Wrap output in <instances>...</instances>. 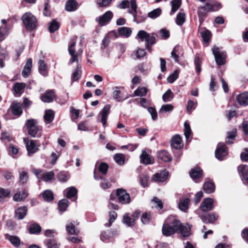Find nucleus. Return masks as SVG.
Returning a JSON list of instances; mask_svg holds the SVG:
<instances>
[{
    "label": "nucleus",
    "instance_id": "nucleus-1",
    "mask_svg": "<svg viewBox=\"0 0 248 248\" xmlns=\"http://www.w3.org/2000/svg\"><path fill=\"white\" fill-rule=\"evenodd\" d=\"M167 222L170 224L175 232H178L183 237H188L190 234L189 226L187 227L182 225L180 221L174 217H170L167 219Z\"/></svg>",
    "mask_w": 248,
    "mask_h": 248
},
{
    "label": "nucleus",
    "instance_id": "nucleus-2",
    "mask_svg": "<svg viewBox=\"0 0 248 248\" xmlns=\"http://www.w3.org/2000/svg\"><path fill=\"white\" fill-rule=\"evenodd\" d=\"M26 126L29 135L33 138H39L42 135V128L37 125L35 119H31L26 121Z\"/></svg>",
    "mask_w": 248,
    "mask_h": 248
},
{
    "label": "nucleus",
    "instance_id": "nucleus-3",
    "mask_svg": "<svg viewBox=\"0 0 248 248\" xmlns=\"http://www.w3.org/2000/svg\"><path fill=\"white\" fill-rule=\"evenodd\" d=\"M22 20L27 30L32 31L37 26L36 17L31 13H26L22 16Z\"/></svg>",
    "mask_w": 248,
    "mask_h": 248
},
{
    "label": "nucleus",
    "instance_id": "nucleus-4",
    "mask_svg": "<svg viewBox=\"0 0 248 248\" xmlns=\"http://www.w3.org/2000/svg\"><path fill=\"white\" fill-rule=\"evenodd\" d=\"M136 37L140 38L141 41H145L146 42V47L149 51L151 49V46L156 42V39L154 35V33H152L151 35L143 30H140L138 32Z\"/></svg>",
    "mask_w": 248,
    "mask_h": 248
},
{
    "label": "nucleus",
    "instance_id": "nucleus-5",
    "mask_svg": "<svg viewBox=\"0 0 248 248\" xmlns=\"http://www.w3.org/2000/svg\"><path fill=\"white\" fill-rule=\"evenodd\" d=\"M77 37L73 39L72 42L69 45L68 47V51L70 55L71 56V58L69 61V64L77 62L78 63V56L81 54L82 51L81 49H78L77 52L75 49V46L76 43Z\"/></svg>",
    "mask_w": 248,
    "mask_h": 248
},
{
    "label": "nucleus",
    "instance_id": "nucleus-6",
    "mask_svg": "<svg viewBox=\"0 0 248 248\" xmlns=\"http://www.w3.org/2000/svg\"><path fill=\"white\" fill-rule=\"evenodd\" d=\"M213 9L212 4L206 2L204 6H200L197 11L198 16L199 19L200 26L202 24L204 21V17L206 16L207 13L208 12H211Z\"/></svg>",
    "mask_w": 248,
    "mask_h": 248
},
{
    "label": "nucleus",
    "instance_id": "nucleus-7",
    "mask_svg": "<svg viewBox=\"0 0 248 248\" xmlns=\"http://www.w3.org/2000/svg\"><path fill=\"white\" fill-rule=\"evenodd\" d=\"M212 51L217 64L218 65H223L225 62L226 52L220 51L219 48L216 46L212 48Z\"/></svg>",
    "mask_w": 248,
    "mask_h": 248
},
{
    "label": "nucleus",
    "instance_id": "nucleus-8",
    "mask_svg": "<svg viewBox=\"0 0 248 248\" xmlns=\"http://www.w3.org/2000/svg\"><path fill=\"white\" fill-rule=\"evenodd\" d=\"M116 196L119 202L122 204H128L130 202L129 194L126 192L125 190L123 188L117 190Z\"/></svg>",
    "mask_w": 248,
    "mask_h": 248
},
{
    "label": "nucleus",
    "instance_id": "nucleus-9",
    "mask_svg": "<svg viewBox=\"0 0 248 248\" xmlns=\"http://www.w3.org/2000/svg\"><path fill=\"white\" fill-rule=\"evenodd\" d=\"M113 14L110 11L105 13L102 16L97 17L95 19L96 22L101 26H103L108 24L112 18Z\"/></svg>",
    "mask_w": 248,
    "mask_h": 248
},
{
    "label": "nucleus",
    "instance_id": "nucleus-10",
    "mask_svg": "<svg viewBox=\"0 0 248 248\" xmlns=\"http://www.w3.org/2000/svg\"><path fill=\"white\" fill-rule=\"evenodd\" d=\"M228 152L224 143H219L215 151V156L219 160H222L227 156Z\"/></svg>",
    "mask_w": 248,
    "mask_h": 248
},
{
    "label": "nucleus",
    "instance_id": "nucleus-11",
    "mask_svg": "<svg viewBox=\"0 0 248 248\" xmlns=\"http://www.w3.org/2000/svg\"><path fill=\"white\" fill-rule=\"evenodd\" d=\"M26 146L28 151V155L31 156L38 151L40 145L37 144L36 140H29L26 142Z\"/></svg>",
    "mask_w": 248,
    "mask_h": 248
},
{
    "label": "nucleus",
    "instance_id": "nucleus-12",
    "mask_svg": "<svg viewBox=\"0 0 248 248\" xmlns=\"http://www.w3.org/2000/svg\"><path fill=\"white\" fill-rule=\"evenodd\" d=\"M237 170L243 183L248 184V166L244 164L240 165L238 167Z\"/></svg>",
    "mask_w": 248,
    "mask_h": 248
},
{
    "label": "nucleus",
    "instance_id": "nucleus-13",
    "mask_svg": "<svg viewBox=\"0 0 248 248\" xmlns=\"http://www.w3.org/2000/svg\"><path fill=\"white\" fill-rule=\"evenodd\" d=\"M214 200L211 198H206L200 205L202 211L207 212L212 210L214 208Z\"/></svg>",
    "mask_w": 248,
    "mask_h": 248
},
{
    "label": "nucleus",
    "instance_id": "nucleus-14",
    "mask_svg": "<svg viewBox=\"0 0 248 248\" xmlns=\"http://www.w3.org/2000/svg\"><path fill=\"white\" fill-rule=\"evenodd\" d=\"M189 175L194 181L196 183H199L200 182L199 179L202 176V170L200 168H194L190 170Z\"/></svg>",
    "mask_w": 248,
    "mask_h": 248
},
{
    "label": "nucleus",
    "instance_id": "nucleus-15",
    "mask_svg": "<svg viewBox=\"0 0 248 248\" xmlns=\"http://www.w3.org/2000/svg\"><path fill=\"white\" fill-rule=\"evenodd\" d=\"M22 107V104L20 102H13L10 107L12 113L15 116L21 115L23 112Z\"/></svg>",
    "mask_w": 248,
    "mask_h": 248
},
{
    "label": "nucleus",
    "instance_id": "nucleus-16",
    "mask_svg": "<svg viewBox=\"0 0 248 248\" xmlns=\"http://www.w3.org/2000/svg\"><path fill=\"white\" fill-rule=\"evenodd\" d=\"M169 172L166 170H164L159 173L155 174L153 176V179L157 182H163L167 179Z\"/></svg>",
    "mask_w": 248,
    "mask_h": 248
},
{
    "label": "nucleus",
    "instance_id": "nucleus-17",
    "mask_svg": "<svg viewBox=\"0 0 248 248\" xmlns=\"http://www.w3.org/2000/svg\"><path fill=\"white\" fill-rule=\"evenodd\" d=\"M110 113V106L109 105L105 106L100 112L99 115L101 116V123L103 126H105L107 121L108 114Z\"/></svg>",
    "mask_w": 248,
    "mask_h": 248
},
{
    "label": "nucleus",
    "instance_id": "nucleus-18",
    "mask_svg": "<svg viewBox=\"0 0 248 248\" xmlns=\"http://www.w3.org/2000/svg\"><path fill=\"white\" fill-rule=\"evenodd\" d=\"M55 97V93L54 90H48L46 91L42 95L40 99L44 102L49 103L53 101Z\"/></svg>",
    "mask_w": 248,
    "mask_h": 248
},
{
    "label": "nucleus",
    "instance_id": "nucleus-19",
    "mask_svg": "<svg viewBox=\"0 0 248 248\" xmlns=\"http://www.w3.org/2000/svg\"><path fill=\"white\" fill-rule=\"evenodd\" d=\"M130 6L131 9H128L127 10V13L132 15L133 16V21L134 22H137V5L136 3V0H130Z\"/></svg>",
    "mask_w": 248,
    "mask_h": 248
},
{
    "label": "nucleus",
    "instance_id": "nucleus-20",
    "mask_svg": "<svg viewBox=\"0 0 248 248\" xmlns=\"http://www.w3.org/2000/svg\"><path fill=\"white\" fill-rule=\"evenodd\" d=\"M158 159L164 162H170L172 160V156L166 150L158 151L157 153Z\"/></svg>",
    "mask_w": 248,
    "mask_h": 248
},
{
    "label": "nucleus",
    "instance_id": "nucleus-21",
    "mask_svg": "<svg viewBox=\"0 0 248 248\" xmlns=\"http://www.w3.org/2000/svg\"><path fill=\"white\" fill-rule=\"evenodd\" d=\"M140 161L145 165L152 164L154 162V158L148 155L146 152L143 151L140 155Z\"/></svg>",
    "mask_w": 248,
    "mask_h": 248
},
{
    "label": "nucleus",
    "instance_id": "nucleus-22",
    "mask_svg": "<svg viewBox=\"0 0 248 248\" xmlns=\"http://www.w3.org/2000/svg\"><path fill=\"white\" fill-rule=\"evenodd\" d=\"M27 211L26 206L18 207L15 211V217L19 220L23 219L27 215Z\"/></svg>",
    "mask_w": 248,
    "mask_h": 248
},
{
    "label": "nucleus",
    "instance_id": "nucleus-23",
    "mask_svg": "<svg viewBox=\"0 0 248 248\" xmlns=\"http://www.w3.org/2000/svg\"><path fill=\"white\" fill-rule=\"evenodd\" d=\"M202 220L205 223H211L217 219V216L214 214L211 213L200 216Z\"/></svg>",
    "mask_w": 248,
    "mask_h": 248
},
{
    "label": "nucleus",
    "instance_id": "nucleus-24",
    "mask_svg": "<svg viewBox=\"0 0 248 248\" xmlns=\"http://www.w3.org/2000/svg\"><path fill=\"white\" fill-rule=\"evenodd\" d=\"M93 177L96 180L99 179L103 180V182L101 183L100 186L104 189L109 188L111 186V184L108 181L105 180L103 177L97 174L96 169H94L93 172Z\"/></svg>",
    "mask_w": 248,
    "mask_h": 248
},
{
    "label": "nucleus",
    "instance_id": "nucleus-25",
    "mask_svg": "<svg viewBox=\"0 0 248 248\" xmlns=\"http://www.w3.org/2000/svg\"><path fill=\"white\" fill-rule=\"evenodd\" d=\"M117 234V231L116 230L108 232L103 231L101 234L100 238L103 241H105L106 240H109L111 238Z\"/></svg>",
    "mask_w": 248,
    "mask_h": 248
},
{
    "label": "nucleus",
    "instance_id": "nucleus-26",
    "mask_svg": "<svg viewBox=\"0 0 248 248\" xmlns=\"http://www.w3.org/2000/svg\"><path fill=\"white\" fill-rule=\"evenodd\" d=\"M26 84L24 83H16L14 86V94L19 96L24 92Z\"/></svg>",
    "mask_w": 248,
    "mask_h": 248
},
{
    "label": "nucleus",
    "instance_id": "nucleus-27",
    "mask_svg": "<svg viewBox=\"0 0 248 248\" xmlns=\"http://www.w3.org/2000/svg\"><path fill=\"white\" fill-rule=\"evenodd\" d=\"M236 99L240 105L244 106L248 105V93L245 92L239 94Z\"/></svg>",
    "mask_w": 248,
    "mask_h": 248
},
{
    "label": "nucleus",
    "instance_id": "nucleus-28",
    "mask_svg": "<svg viewBox=\"0 0 248 248\" xmlns=\"http://www.w3.org/2000/svg\"><path fill=\"white\" fill-rule=\"evenodd\" d=\"M171 145L176 149L181 148L182 146V139L179 135H176L172 138L171 140Z\"/></svg>",
    "mask_w": 248,
    "mask_h": 248
},
{
    "label": "nucleus",
    "instance_id": "nucleus-29",
    "mask_svg": "<svg viewBox=\"0 0 248 248\" xmlns=\"http://www.w3.org/2000/svg\"><path fill=\"white\" fill-rule=\"evenodd\" d=\"M162 232L164 235L169 236L173 234L175 232L172 227H171L170 224L167 222V223L164 224L163 226Z\"/></svg>",
    "mask_w": 248,
    "mask_h": 248
},
{
    "label": "nucleus",
    "instance_id": "nucleus-30",
    "mask_svg": "<svg viewBox=\"0 0 248 248\" xmlns=\"http://www.w3.org/2000/svg\"><path fill=\"white\" fill-rule=\"evenodd\" d=\"M44 244L47 248H59L60 244L54 238H47L44 241Z\"/></svg>",
    "mask_w": 248,
    "mask_h": 248
},
{
    "label": "nucleus",
    "instance_id": "nucleus-31",
    "mask_svg": "<svg viewBox=\"0 0 248 248\" xmlns=\"http://www.w3.org/2000/svg\"><path fill=\"white\" fill-rule=\"evenodd\" d=\"M81 66L78 63L77 67L72 74V81L74 82L79 79L81 76Z\"/></svg>",
    "mask_w": 248,
    "mask_h": 248
},
{
    "label": "nucleus",
    "instance_id": "nucleus-32",
    "mask_svg": "<svg viewBox=\"0 0 248 248\" xmlns=\"http://www.w3.org/2000/svg\"><path fill=\"white\" fill-rule=\"evenodd\" d=\"M77 2L75 0H69L65 4V10L67 11L72 12L76 10L77 8Z\"/></svg>",
    "mask_w": 248,
    "mask_h": 248
},
{
    "label": "nucleus",
    "instance_id": "nucleus-33",
    "mask_svg": "<svg viewBox=\"0 0 248 248\" xmlns=\"http://www.w3.org/2000/svg\"><path fill=\"white\" fill-rule=\"evenodd\" d=\"M215 189L214 183L210 182H205L203 186V189L205 192L210 194L214 192Z\"/></svg>",
    "mask_w": 248,
    "mask_h": 248
},
{
    "label": "nucleus",
    "instance_id": "nucleus-34",
    "mask_svg": "<svg viewBox=\"0 0 248 248\" xmlns=\"http://www.w3.org/2000/svg\"><path fill=\"white\" fill-rule=\"evenodd\" d=\"M54 117V112L51 109L46 110L44 118L46 122L50 124L52 122Z\"/></svg>",
    "mask_w": 248,
    "mask_h": 248
},
{
    "label": "nucleus",
    "instance_id": "nucleus-35",
    "mask_svg": "<svg viewBox=\"0 0 248 248\" xmlns=\"http://www.w3.org/2000/svg\"><path fill=\"white\" fill-rule=\"evenodd\" d=\"M27 196V192L23 190L22 192L16 193L13 197V199L15 201L20 202L24 200Z\"/></svg>",
    "mask_w": 248,
    "mask_h": 248
},
{
    "label": "nucleus",
    "instance_id": "nucleus-36",
    "mask_svg": "<svg viewBox=\"0 0 248 248\" xmlns=\"http://www.w3.org/2000/svg\"><path fill=\"white\" fill-rule=\"evenodd\" d=\"M190 200L188 198L181 200L179 203V208L183 212H186L188 208Z\"/></svg>",
    "mask_w": 248,
    "mask_h": 248
},
{
    "label": "nucleus",
    "instance_id": "nucleus-37",
    "mask_svg": "<svg viewBox=\"0 0 248 248\" xmlns=\"http://www.w3.org/2000/svg\"><path fill=\"white\" fill-rule=\"evenodd\" d=\"M42 197L44 201L49 202L54 199L53 193L50 190L47 189L42 193Z\"/></svg>",
    "mask_w": 248,
    "mask_h": 248
},
{
    "label": "nucleus",
    "instance_id": "nucleus-38",
    "mask_svg": "<svg viewBox=\"0 0 248 248\" xmlns=\"http://www.w3.org/2000/svg\"><path fill=\"white\" fill-rule=\"evenodd\" d=\"M118 33L120 35L128 37L132 33L131 29L129 27H123L118 29Z\"/></svg>",
    "mask_w": 248,
    "mask_h": 248
},
{
    "label": "nucleus",
    "instance_id": "nucleus-39",
    "mask_svg": "<svg viewBox=\"0 0 248 248\" xmlns=\"http://www.w3.org/2000/svg\"><path fill=\"white\" fill-rule=\"evenodd\" d=\"M69 202L66 199H62L58 202V209L61 212L65 211L68 206Z\"/></svg>",
    "mask_w": 248,
    "mask_h": 248
},
{
    "label": "nucleus",
    "instance_id": "nucleus-40",
    "mask_svg": "<svg viewBox=\"0 0 248 248\" xmlns=\"http://www.w3.org/2000/svg\"><path fill=\"white\" fill-rule=\"evenodd\" d=\"M54 173L53 171H50L44 173L41 177V180L45 181L46 182H50L54 178Z\"/></svg>",
    "mask_w": 248,
    "mask_h": 248
},
{
    "label": "nucleus",
    "instance_id": "nucleus-41",
    "mask_svg": "<svg viewBox=\"0 0 248 248\" xmlns=\"http://www.w3.org/2000/svg\"><path fill=\"white\" fill-rule=\"evenodd\" d=\"M200 34L203 42L207 44L211 36V32L209 30H206L201 31Z\"/></svg>",
    "mask_w": 248,
    "mask_h": 248
},
{
    "label": "nucleus",
    "instance_id": "nucleus-42",
    "mask_svg": "<svg viewBox=\"0 0 248 248\" xmlns=\"http://www.w3.org/2000/svg\"><path fill=\"white\" fill-rule=\"evenodd\" d=\"M171 10L170 15H173L180 7L181 4V0H173L171 1Z\"/></svg>",
    "mask_w": 248,
    "mask_h": 248
},
{
    "label": "nucleus",
    "instance_id": "nucleus-43",
    "mask_svg": "<svg viewBox=\"0 0 248 248\" xmlns=\"http://www.w3.org/2000/svg\"><path fill=\"white\" fill-rule=\"evenodd\" d=\"M186 20V15L183 12H179L176 16V23L177 25L181 26L183 25Z\"/></svg>",
    "mask_w": 248,
    "mask_h": 248
},
{
    "label": "nucleus",
    "instance_id": "nucleus-44",
    "mask_svg": "<svg viewBox=\"0 0 248 248\" xmlns=\"http://www.w3.org/2000/svg\"><path fill=\"white\" fill-rule=\"evenodd\" d=\"M39 71L40 73L43 76H46L47 75L46 71V65L44 61L40 60L39 61Z\"/></svg>",
    "mask_w": 248,
    "mask_h": 248
},
{
    "label": "nucleus",
    "instance_id": "nucleus-45",
    "mask_svg": "<svg viewBox=\"0 0 248 248\" xmlns=\"http://www.w3.org/2000/svg\"><path fill=\"white\" fill-rule=\"evenodd\" d=\"M66 231L68 233L70 234H77L78 231L76 229L74 225L71 223H68L66 226Z\"/></svg>",
    "mask_w": 248,
    "mask_h": 248
},
{
    "label": "nucleus",
    "instance_id": "nucleus-46",
    "mask_svg": "<svg viewBox=\"0 0 248 248\" xmlns=\"http://www.w3.org/2000/svg\"><path fill=\"white\" fill-rule=\"evenodd\" d=\"M123 222L128 227L134 225L135 223V219L132 218L126 214L124 216Z\"/></svg>",
    "mask_w": 248,
    "mask_h": 248
},
{
    "label": "nucleus",
    "instance_id": "nucleus-47",
    "mask_svg": "<svg viewBox=\"0 0 248 248\" xmlns=\"http://www.w3.org/2000/svg\"><path fill=\"white\" fill-rule=\"evenodd\" d=\"M184 134L186 140H188L191 137V130L187 121H186L184 123Z\"/></svg>",
    "mask_w": 248,
    "mask_h": 248
},
{
    "label": "nucleus",
    "instance_id": "nucleus-48",
    "mask_svg": "<svg viewBox=\"0 0 248 248\" xmlns=\"http://www.w3.org/2000/svg\"><path fill=\"white\" fill-rule=\"evenodd\" d=\"M70 176L67 172L61 171L58 174V180L62 182H65L69 179Z\"/></svg>",
    "mask_w": 248,
    "mask_h": 248
},
{
    "label": "nucleus",
    "instance_id": "nucleus-49",
    "mask_svg": "<svg viewBox=\"0 0 248 248\" xmlns=\"http://www.w3.org/2000/svg\"><path fill=\"white\" fill-rule=\"evenodd\" d=\"M108 166L107 163L102 162L99 164L98 169L96 168L95 169H96V171L98 170L102 174L105 175L108 172ZM96 172L97 173V172Z\"/></svg>",
    "mask_w": 248,
    "mask_h": 248
},
{
    "label": "nucleus",
    "instance_id": "nucleus-50",
    "mask_svg": "<svg viewBox=\"0 0 248 248\" xmlns=\"http://www.w3.org/2000/svg\"><path fill=\"white\" fill-rule=\"evenodd\" d=\"M173 97V94L170 89H168L163 95L162 99L165 102L170 101Z\"/></svg>",
    "mask_w": 248,
    "mask_h": 248
},
{
    "label": "nucleus",
    "instance_id": "nucleus-51",
    "mask_svg": "<svg viewBox=\"0 0 248 248\" xmlns=\"http://www.w3.org/2000/svg\"><path fill=\"white\" fill-rule=\"evenodd\" d=\"M8 34V29L7 26H1L0 27V41L4 39Z\"/></svg>",
    "mask_w": 248,
    "mask_h": 248
},
{
    "label": "nucleus",
    "instance_id": "nucleus-52",
    "mask_svg": "<svg viewBox=\"0 0 248 248\" xmlns=\"http://www.w3.org/2000/svg\"><path fill=\"white\" fill-rule=\"evenodd\" d=\"M115 162L119 165H124V163L125 157L122 154H117L114 156Z\"/></svg>",
    "mask_w": 248,
    "mask_h": 248
},
{
    "label": "nucleus",
    "instance_id": "nucleus-53",
    "mask_svg": "<svg viewBox=\"0 0 248 248\" xmlns=\"http://www.w3.org/2000/svg\"><path fill=\"white\" fill-rule=\"evenodd\" d=\"M161 9L156 8L148 13V16L151 18L155 19L161 15Z\"/></svg>",
    "mask_w": 248,
    "mask_h": 248
},
{
    "label": "nucleus",
    "instance_id": "nucleus-54",
    "mask_svg": "<svg viewBox=\"0 0 248 248\" xmlns=\"http://www.w3.org/2000/svg\"><path fill=\"white\" fill-rule=\"evenodd\" d=\"M66 194V197L68 199L77 196L78 190L75 187H70L68 188Z\"/></svg>",
    "mask_w": 248,
    "mask_h": 248
},
{
    "label": "nucleus",
    "instance_id": "nucleus-55",
    "mask_svg": "<svg viewBox=\"0 0 248 248\" xmlns=\"http://www.w3.org/2000/svg\"><path fill=\"white\" fill-rule=\"evenodd\" d=\"M6 238L10 241V242L15 247H18L20 244L19 239L16 236H10L6 235Z\"/></svg>",
    "mask_w": 248,
    "mask_h": 248
},
{
    "label": "nucleus",
    "instance_id": "nucleus-56",
    "mask_svg": "<svg viewBox=\"0 0 248 248\" xmlns=\"http://www.w3.org/2000/svg\"><path fill=\"white\" fill-rule=\"evenodd\" d=\"M59 28V24L56 20H53L49 26V31L51 33L54 32Z\"/></svg>",
    "mask_w": 248,
    "mask_h": 248
},
{
    "label": "nucleus",
    "instance_id": "nucleus-57",
    "mask_svg": "<svg viewBox=\"0 0 248 248\" xmlns=\"http://www.w3.org/2000/svg\"><path fill=\"white\" fill-rule=\"evenodd\" d=\"M41 227L37 224H33L31 225L30 232L31 234L38 233L41 232Z\"/></svg>",
    "mask_w": 248,
    "mask_h": 248
},
{
    "label": "nucleus",
    "instance_id": "nucleus-58",
    "mask_svg": "<svg viewBox=\"0 0 248 248\" xmlns=\"http://www.w3.org/2000/svg\"><path fill=\"white\" fill-rule=\"evenodd\" d=\"M196 107V104L193 101L189 99L188 100L186 105V110L189 114H191L192 111L195 109Z\"/></svg>",
    "mask_w": 248,
    "mask_h": 248
},
{
    "label": "nucleus",
    "instance_id": "nucleus-59",
    "mask_svg": "<svg viewBox=\"0 0 248 248\" xmlns=\"http://www.w3.org/2000/svg\"><path fill=\"white\" fill-rule=\"evenodd\" d=\"M116 90H114L113 93V98L118 102H122L125 99L121 98L120 96L121 91L119 90V89L118 87H116Z\"/></svg>",
    "mask_w": 248,
    "mask_h": 248
},
{
    "label": "nucleus",
    "instance_id": "nucleus-60",
    "mask_svg": "<svg viewBox=\"0 0 248 248\" xmlns=\"http://www.w3.org/2000/svg\"><path fill=\"white\" fill-rule=\"evenodd\" d=\"M109 219L108 223L105 224L106 227H110L111 225L112 222L114 221L116 217L117 214L114 211H110L109 213Z\"/></svg>",
    "mask_w": 248,
    "mask_h": 248
},
{
    "label": "nucleus",
    "instance_id": "nucleus-61",
    "mask_svg": "<svg viewBox=\"0 0 248 248\" xmlns=\"http://www.w3.org/2000/svg\"><path fill=\"white\" fill-rule=\"evenodd\" d=\"M147 93V90L144 87L138 88L134 92L135 96H143L146 95Z\"/></svg>",
    "mask_w": 248,
    "mask_h": 248
},
{
    "label": "nucleus",
    "instance_id": "nucleus-62",
    "mask_svg": "<svg viewBox=\"0 0 248 248\" xmlns=\"http://www.w3.org/2000/svg\"><path fill=\"white\" fill-rule=\"evenodd\" d=\"M173 108V106L170 104H166L162 105L159 111V113H162L164 112H166L170 111L172 110Z\"/></svg>",
    "mask_w": 248,
    "mask_h": 248
},
{
    "label": "nucleus",
    "instance_id": "nucleus-63",
    "mask_svg": "<svg viewBox=\"0 0 248 248\" xmlns=\"http://www.w3.org/2000/svg\"><path fill=\"white\" fill-rule=\"evenodd\" d=\"M179 71L175 70L174 72L168 78V81L169 83H173L178 78Z\"/></svg>",
    "mask_w": 248,
    "mask_h": 248
},
{
    "label": "nucleus",
    "instance_id": "nucleus-64",
    "mask_svg": "<svg viewBox=\"0 0 248 248\" xmlns=\"http://www.w3.org/2000/svg\"><path fill=\"white\" fill-rule=\"evenodd\" d=\"M10 191L8 189H4L0 187V202L3 200L5 198L8 197Z\"/></svg>",
    "mask_w": 248,
    "mask_h": 248
}]
</instances>
